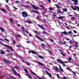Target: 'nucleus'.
<instances>
[{
    "label": "nucleus",
    "mask_w": 79,
    "mask_h": 79,
    "mask_svg": "<svg viewBox=\"0 0 79 79\" xmlns=\"http://www.w3.org/2000/svg\"><path fill=\"white\" fill-rule=\"evenodd\" d=\"M12 71L14 72V73L15 74V75H17V76H19V77L20 78H21V77L20 76H19V74L16 72V71H15V70L14 69V68H13V67L12 68Z\"/></svg>",
    "instance_id": "obj_1"
},
{
    "label": "nucleus",
    "mask_w": 79,
    "mask_h": 79,
    "mask_svg": "<svg viewBox=\"0 0 79 79\" xmlns=\"http://www.w3.org/2000/svg\"><path fill=\"white\" fill-rule=\"evenodd\" d=\"M22 16L24 18L27 17V14L26 12L23 11L22 13Z\"/></svg>",
    "instance_id": "obj_2"
},
{
    "label": "nucleus",
    "mask_w": 79,
    "mask_h": 79,
    "mask_svg": "<svg viewBox=\"0 0 79 79\" xmlns=\"http://www.w3.org/2000/svg\"><path fill=\"white\" fill-rule=\"evenodd\" d=\"M72 2H74L73 4L75 5H78V0H72Z\"/></svg>",
    "instance_id": "obj_3"
},
{
    "label": "nucleus",
    "mask_w": 79,
    "mask_h": 79,
    "mask_svg": "<svg viewBox=\"0 0 79 79\" xmlns=\"http://www.w3.org/2000/svg\"><path fill=\"white\" fill-rule=\"evenodd\" d=\"M57 61L58 63H60V64H62L63 62L61 59H57Z\"/></svg>",
    "instance_id": "obj_4"
},
{
    "label": "nucleus",
    "mask_w": 79,
    "mask_h": 79,
    "mask_svg": "<svg viewBox=\"0 0 79 79\" xmlns=\"http://www.w3.org/2000/svg\"><path fill=\"white\" fill-rule=\"evenodd\" d=\"M46 73V74H47V75H48L51 78H52V75H51V74L50 73H48V72H47V71H45Z\"/></svg>",
    "instance_id": "obj_5"
},
{
    "label": "nucleus",
    "mask_w": 79,
    "mask_h": 79,
    "mask_svg": "<svg viewBox=\"0 0 79 79\" xmlns=\"http://www.w3.org/2000/svg\"><path fill=\"white\" fill-rule=\"evenodd\" d=\"M4 62L5 63H11V62L10 61H9L7 60L4 59Z\"/></svg>",
    "instance_id": "obj_6"
},
{
    "label": "nucleus",
    "mask_w": 79,
    "mask_h": 79,
    "mask_svg": "<svg viewBox=\"0 0 79 79\" xmlns=\"http://www.w3.org/2000/svg\"><path fill=\"white\" fill-rule=\"evenodd\" d=\"M31 6L33 9H35V10H37V9H38V8L37 7V6H36L33 5H31Z\"/></svg>",
    "instance_id": "obj_7"
},
{
    "label": "nucleus",
    "mask_w": 79,
    "mask_h": 79,
    "mask_svg": "<svg viewBox=\"0 0 79 79\" xmlns=\"http://www.w3.org/2000/svg\"><path fill=\"white\" fill-rule=\"evenodd\" d=\"M31 13H36L37 14H38V12L36 10H32L31 11Z\"/></svg>",
    "instance_id": "obj_8"
},
{
    "label": "nucleus",
    "mask_w": 79,
    "mask_h": 79,
    "mask_svg": "<svg viewBox=\"0 0 79 79\" xmlns=\"http://www.w3.org/2000/svg\"><path fill=\"white\" fill-rule=\"evenodd\" d=\"M37 63H38V64L41 65V66H44V64L42 63H41L40 62L38 61Z\"/></svg>",
    "instance_id": "obj_9"
},
{
    "label": "nucleus",
    "mask_w": 79,
    "mask_h": 79,
    "mask_svg": "<svg viewBox=\"0 0 79 79\" xmlns=\"http://www.w3.org/2000/svg\"><path fill=\"white\" fill-rule=\"evenodd\" d=\"M37 26L39 27H40L41 29H44V27H43L42 25H40L39 24H37Z\"/></svg>",
    "instance_id": "obj_10"
},
{
    "label": "nucleus",
    "mask_w": 79,
    "mask_h": 79,
    "mask_svg": "<svg viewBox=\"0 0 79 79\" xmlns=\"http://www.w3.org/2000/svg\"><path fill=\"white\" fill-rule=\"evenodd\" d=\"M62 34H66L67 35H69V34L68 33V32L67 31L62 32Z\"/></svg>",
    "instance_id": "obj_11"
},
{
    "label": "nucleus",
    "mask_w": 79,
    "mask_h": 79,
    "mask_svg": "<svg viewBox=\"0 0 79 79\" xmlns=\"http://www.w3.org/2000/svg\"><path fill=\"white\" fill-rule=\"evenodd\" d=\"M4 46H5V47H8L9 48H10V50H11V51H13V49L12 48L10 47V46H9L8 45L4 44Z\"/></svg>",
    "instance_id": "obj_12"
},
{
    "label": "nucleus",
    "mask_w": 79,
    "mask_h": 79,
    "mask_svg": "<svg viewBox=\"0 0 79 79\" xmlns=\"http://www.w3.org/2000/svg\"><path fill=\"white\" fill-rule=\"evenodd\" d=\"M54 68L56 71H57V72H59V69L57 67H54Z\"/></svg>",
    "instance_id": "obj_13"
},
{
    "label": "nucleus",
    "mask_w": 79,
    "mask_h": 79,
    "mask_svg": "<svg viewBox=\"0 0 79 79\" xmlns=\"http://www.w3.org/2000/svg\"><path fill=\"white\" fill-rule=\"evenodd\" d=\"M57 18L58 19H63L64 18V16H60L59 17H58Z\"/></svg>",
    "instance_id": "obj_14"
},
{
    "label": "nucleus",
    "mask_w": 79,
    "mask_h": 79,
    "mask_svg": "<svg viewBox=\"0 0 79 79\" xmlns=\"http://www.w3.org/2000/svg\"><path fill=\"white\" fill-rule=\"evenodd\" d=\"M57 11L58 13H59V14L62 13V12L60 10V9H58L57 10Z\"/></svg>",
    "instance_id": "obj_15"
},
{
    "label": "nucleus",
    "mask_w": 79,
    "mask_h": 79,
    "mask_svg": "<svg viewBox=\"0 0 79 79\" xmlns=\"http://www.w3.org/2000/svg\"><path fill=\"white\" fill-rule=\"evenodd\" d=\"M1 10L2 11H3L4 13H6V11L4 9H1Z\"/></svg>",
    "instance_id": "obj_16"
},
{
    "label": "nucleus",
    "mask_w": 79,
    "mask_h": 79,
    "mask_svg": "<svg viewBox=\"0 0 79 79\" xmlns=\"http://www.w3.org/2000/svg\"><path fill=\"white\" fill-rule=\"evenodd\" d=\"M59 68H60V70H61V71H62V72H64V70H63V69H62V68H61V67L60 66H59Z\"/></svg>",
    "instance_id": "obj_17"
},
{
    "label": "nucleus",
    "mask_w": 79,
    "mask_h": 79,
    "mask_svg": "<svg viewBox=\"0 0 79 79\" xmlns=\"http://www.w3.org/2000/svg\"><path fill=\"white\" fill-rule=\"evenodd\" d=\"M38 55L39 58H42V59H44V57H42L41 56H40V55H39V54H38Z\"/></svg>",
    "instance_id": "obj_18"
},
{
    "label": "nucleus",
    "mask_w": 79,
    "mask_h": 79,
    "mask_svg": "<svg viewBox=\"0 0 79 79\" xmlns=\"http://www.w3.org/2000/svg\"><path fill=\"white\" fill-rule=\"evenodd\" d=\"M62 10H63V11H64V12H67V9L66 8H64V9H62Z\"/></svg>",
    "instance_id": "obj_19"
},
{
    "label": "nucleus",
    "mask_w": 79,
    "mask_h": 79,
    "mask_svg": "<svg viewBox=\"0 0 79 79\" xmlns=\"http://www.w3.org/2000/svg\"><path fill=\"white\" fill-rule=\"evenodd\" d=\"M61 64L62 65H63L64 67H65V66H67V65L65 64H64V63L63 62H62V64Z\"/></svg>",
    "instance_id": "obj_20"
},
{
    "label": "nucleus",
    "mask_w": 79,
    "mask_h": 79,
    "mask_svg": "<svg viewBox=\"0 0 79 79\" xmlns=\"http://www.w3.org/2000/svg\"><path fill=\"white\" fill-rule=\"evenodd\" d=\"M26 22H27V23H29V24H33L32 22H31L30 21H29L28 20H26Z\"/></svg>",
    "instance_id": "obj_21"
},
{
    "label": "nucleus",
    "mask_w": 79,
    "mask_h": 79,
    "mask_svg": "<svg viewBox=\"0 0 79 79\" xmlns=\"http://www.w3.org/2000/svg\"><path fill=\"white\" fill-rule=\"evenodd\" d=\"M75 8H76L77 11H79V7L78 6H75Z\"/></svg>",
    "instance_id": "obj_22"
},
{
    "label": "nucleus",
    "mask_w": 79,
    "mask_h": 79,
    "mask_svg": "<svg viewBox=\"0 0 79 79\" xmlns=\"http://www.w3.org/2000/svg\"><path fill=\"white\" fill-rule=\"evenodd\" d=\"M75 47H79V46H78V45L77 44V43H75Z\"/></svg>",
    "instance_id": "obj_23"
},
{
    "label": "nucleus",
    "mask_w": 79,
    "mask_h": 79,
    "mask_svg": "<svg viewBox=\"0 0 79 79\" xmlns=\"http://www.w3.org/2000/svg\"><path fill=\"white\" fill-rule=\"evenodd\" d=\"M10 21H11V22H12V23L14 22V21H13V19L10 18L9 19Z\"/></svg>",
    "instance_id": "obj_24"
},
{
    "label": "nucleus",
    "mask_w": 79,
    "mask_h": 79,
    "mask_svg": "<svg viewBox=\"0 0 79 79\" xmlns=\"http://www.w3.org/2000/svg\"><path fill=\"white\" fill-rule=\"evenodd\" d=\"M34 32H35V33H37V34H38V35H39L40 36V35H39V33L37 31H35V30H33Z\"/></svg>",
    "instance_id": "obj_25"
},
{
    "label": "nucleus",
    "mask_w": 79,
    "mask_h": 79,
    "mask_svg": "<svg viewBox=\"0 0 79 79\" xmlns=\"http://www.w3.org/2000/svg\"><path fill=\"white\" fill-rule=\"evenodd\" d=\"M71 8H73V10H74L75 11L76 10V8H75L74 7H73V6H71Z\"/></svg>",
    "instance_id": "obj_26"
},
{
    "label": "nucleus",
    "mask_w": 79,
    "mask_h": 79,
    "mask_svg": "<svg viewBox=\"0 0 79 79\" xmlns=\"http://www.w3.org/2000/svg\"><path fill=\"white\" fill-rule=\"evenodd\" d=\"M21 29L22 31H23V32H24V28L23 27H22Z\"/></svg>",
    "instance_id": "obj_27"
},
{
    "label": "nucleus",
    "mask_w": 79,
    "mask_h": 79,
    "mask_svg": "<svg viewBox=\"0 0 79 79\" xmlns=\"http://www.w3.org/2000/svg\"><path fill=\"white\" fill-rule=\"evenodd\" d=\"M60 42L61 44H63V45H64V44H66V42L65 41L64 42V43H63L62 42L60 41Z\"/></svg>",
    "instance_id": "obj_28"
},
{
    "label": "nucleus",
    "mask_w": 79,
    "mask_h": 79,
    "mask_svg": "<svg viewBox=\"0 0 79 79\" xmlns=\"http://www.w3.org/2000/svg\"><path fill=\"white\" fill-rule=\"evenodd\" d=\"M72 60V58L71 57H69V62H71V61Z\"/></svg>",
    "instance_id": "obj_29"
},
{
    "label": "nucleus",
    "mask_w": 79,
    "mask_h": 79,
    "mask_svg": "<svg viewBox=\"0 0 79 79\" xmlns=\"http://www.w3.org/2000/svg\"><path fill=\"white\" fill-rule=\"evenodd\" d=\"M24 71L25 72H26V73H28V71H27V69H25L24 70Z\"/></svg>",
    "instance_id": "obj_30"
},
{
    "label": "nucleus",
    "mask_w": 79,
    "mask_h": 79,
    "mask_svg": "<svg viewBox=\"0 0 79 79\" xmlns=\"http://www.w3.org/2000/svg\"><path fill=\"white\" fill-rule=\"evenodd\" d=\"M56 5V6L58 10L59 9H58L59 8H60V6H58V5Z\"/></svg>",
    "instance_id": "obj_31"
},
{
    "label": "nucleus",
    "mask_w": 79,
    "mask_h": 79,
    "mask_svg": "<svg viewBox=\"0 0 79 79\" xmlns=\"http://www.w3.org/2000/svg\"><path fill=\"white\" fill-rule=\"evenodd\" d=\"M31 52L32 53H33V54H37V53L33 51H32Z\"/></svg>",
    "instance_id": "obj_32"
},
{
    "label": "nucleus",
    "mask_w": 79,
    "mask_h": 79,
    "mask_svg": "<svg viewBox=\"0 0 79 79\" xmlns=\"http://www.w3.org/2000/svg\"><path fill=\"white\" fill-rule=\"evenodd\" d=\"M0 29L1 30V31H3V32H5V30H4V29H3V28L1 27Z\"/></svg>",
    "instance_id": "obj_33"
},
{
    "label": "nucleus",
    "mask_w": 79,
    "mask_h": 79,
    "mask_svg": "<svg viewBox=\"0 0 79 79\" xmlns=\"http://www.w3.org/2000/svg\"><path fill=\"white\" fill-rule=\"evenodd\" d=\"M26 76H27V77H28V78H29V79H31V76H30L28 75H26Z\"/></svg>",
    "instance_id": "obj_34"
},
{
    "label": "nucleus",
    "mask_w": 79,
    "mask_h": 79,
    "mask_svg": "<svg viewBox=\"0 0 79 79\" xmlns=\"http://www.w3.org/2000/svg\"><path fill=\"white\" fill-rule=\"evenodd\" d=\"M39 40H41V41L42 42H44V40L43 39H42V38H39Z\"/></svg>",
    "instance_id": "obj_35"
},
{
    "label": "nucleus",
    "mask_w": 79,
    "mask_h": 79,
    "mask_svg": "<svg viewBox=\"0 0 79 79\" xmlns=\"http://www.w3.org/2000/svg\"><path fill=\"white\" fill-rule=\"evenodd\" d=\"M1 54H4L5 53V52H3V51L2 50L1 51Z\"/></svg>",
    "instance_id": "obj_36"
},
{
    "label": "nucleus",
    "mask_w": 79,
    "mask_h": 79,
    "mask_svg": "<svg viewBox=\"0 0 79 79\" xmlns=\"http://www.w3.org/2000/svg\"><path fill=\"white\" fill-rule=\"evenodd\" d=\"M35 37H36V38H37V39H39L40 38V37H39V36L37 35H35Z\"/></svg>",
    "instance_id": "obj_37"
},
{
    "label": "nucleus",
    "mask_w": 79,
    "mask_h": 79,
    "mask_svg": "<svg viewBox=\"0 0 79 79\" xmlns=\"http://www.w3.org/2000/svg\"><path fill=\"white\" fill-rule=\"evenodd\" d=\"M71 19L72 20H74V19H76V18L75 17H71Z\"/></svg>",
    "instance_id": "obj_38"
},
{
    "label": "nucleus",
    "mask_w": 79,
    "mask_h": 79,
    "mask_svg": "<svg viewBox=\"0 0 79 79\" xmlns=\"http://www.w3.org/2000/svg\"><path fill=\"white\" fill-rule=\"evenodd\" d=\"M16 46L17 47H21V44H19V45H16Z\"/></svg>",
    "instance_id": "obj_39"
},
{
    "label": "nucleus",
    "mask_w": 79,
    "mask_h": 79,
    "mask_svg": "<svg viewBox=\"0 0 79 79\" xmlns=\"http://www.w3.org/2000/svg\"><path fill=\"white\" fill-rule=\"evenodd\" d=\"M69 42H70V44H73V41L71 40H70L69 41Z\"/></svg>",
    "instance_id": "obj_40"
},
{
    "label": "nucleus",
    "mask_w": 79,
    "mask_h": 79,
    "mask_svg": "<svg viewBox=\"0 0 79 79\" xmlns=\"http://www.w3.org/2000/svg\"><path fill=\"white\" fill-rule=\"evenodd\" d=\"M14 68H15V69H19V68L18 67L14 66Z\"/></svg>",
    "instance_id": "obj_41"
},
{
    "label": "nucleus",
    "mask_w": 79,
    "mask_h": 79,
    "mask_svg": "<svg viewBox=\"0 0 79 79\" xmlns=\"http://www.w3.org/2000/svg\"><path fill=\"white\" fill-rule=\"evenodd\" d=\"M66 28L67 29H69H69H70V28H69V26H66Z\"/></svg>",
    "instance_id": "obj_42"
},
{
    "label": "nucleus",
    "mask_w": 79,
    "mask_h": 79,
    "mask_svg": "<svg viewBox=\"0 0 79 79\" xmlns=\"http://www.w3.org/2000/svg\"><path fill=\"white\" fill-rule=\"evenodd\" d=\"M30 6L28 5L25 6V8H29Z\"/></svg>",
    "instance_id": "obj_43"
},
{
    "label": "nucleus",
    "mask_w": 79,
    "mask_h": 79,
    "mask_svg": "<svg viewBox=\"0 0 79 79\" xmlns=\"http://www.w3.org/2000/svg\"><path fill=\"white\" fill-rule=\"evenodd\" d=\"M50 41H51V42H54V40H53V39H50Z\"/></svg>",
    "instance_id": "obj_44"
},
{
    "label": "nucleus",
    "mask_w": 79,
    "mask_h": 79,
    "mask_svg": "<svg viewBox=\"0 0 79 79\" xmlns=\"http://www.w3.org/2000/svg\"><path fill=\"white\" fill-rule=\"evenodd\" d=\"M15 43H16V42L15 41H13V45H15Z\"/></svg>",
    "instance_id": "obj_45"
},
{
    "label": "nucleus",
    "mask_w": 79,
    "mask_h": 79,
    "mask_svg": "<svg viewBox=\"0 0 79 79\" xmlns=\"http://www.w3.org/2000/svg\"><path fill=\"white\" fill-rule=\"evenodd\" d=\"M73 32L75 34H76V33H77V31L76 30H74Z\"/></svg>",
    "instance_id": "obj_46"
},
{
    "label": "nucleus",
    "mask_w": 79,
    "mask_h": 79,
    "mask_svg": "<svg viewBox=\"0 0 79 79\" xmlns=\"http://www.w3.org/2000/svg\"><path fill=\"white\" fill-rule=\"evenodd\" d=\"M25 31L27 34H29V32H28V31H27V30H25Z\"/></svg>",
    "instance_id": "obj_47"
},
{
    "label": "nucleus",
    "mask_w": 79,
    "mask_h": 79,
    "mask_svg": "<svg viewBox=\"0 0 79 79\" xmlns=\"http://www.w3.org/2000/svg\"><path fill=\"white\" fill-rule=\"evenodd\" d=\"M26 43H27V44H30V42L29 41H26Z\"/></svg>",
    "instance_id": "obj_48"
},
{
    "label": "nucleus",
    "mask_w": 79,
    "mask_h": 79,
    "mask_svg": "<svg viewBox=\"0 0 79 79\" xmlns=\"http://www.w3.org/2000/svg\"><path fill=\"white\" fill-rule=\"evenodd\" d=\"M42 33L43 34H47V33L46 32H45V31H43L42 32Z\"/></svg>",
    "instance_id": "obj_49"
},
{
    "label": "nucleus",
    "mask_w": 79,
    "mask_h": 79,
    "mask_svg": "<svg viewBox=\"0 0 79 79\" xmlns=\"http://www.w3.org/2000/svg\"><path fill=\"white\" fill-rule=\"evenodd\" d=\"M5 40L7 42H9V40H7V39H5Z\"/></svg>",
    "instance_id": "obj_50"
},
{
    "label": "nucleus",
    "mask_w": 79,
    "mask_h": 79,
    "mask_svg": "<svg viewBox=\"0 0 79 79\" xmlns=\"http://www.w3.org/2000/svg\"><path fill=\"white\" fill-rule=\"evenodd\" d=\"M49 9L50 10H53V8H52V7H50V8H49Z\"/></svg>",
    "instance_id": "obj_51"
},
{
    "label": "nucleus",
    "mask_w": 79,
    "mask_h": 79,
    "mask_svg": "<svg viewBox=\"0 0 79 79\" xmlns=\"http://www.w3.org/2000/svg\"><path fill=\"white\" fill-rule=\"evenodd\" d=\"M61 55H63V56H65V55H64V54H63V52H61Z\"/></svg>",
    "instance_id": "obj_52"
},
{
    "label": "nucleus",
    "mask_w": 79,
    "mask_h": 79,
    "mask_svg": "<svg viewBox=\"0 0 79 79\" xmlns=\"http://www.w3.org/2000/svg\"><path fill=\"white\" fill-rule=\"evenodd\" d=\"M72 72H73V73L74 75H76V72H75L73 71H72Z\"/></svg>",
    "instance_id": "obj_53"
},
{
    "label": "nucleus",
    "mask_w": 79,
    "mask_h": 79,
    "mask_svg": "<svg viewBox=\"0 0 79 79\" xmlns=\"http://www.w3.org/2000/svg\"><path fill=\"white\" fill-rule=\"evenodd\" d=\"M41 45L42 46H45V47H46V45H45V44H41Z\"/></svg>",
    "instance_id": "obj_54"
},
{
    "label": "nucleus",
    "mask_w": 79,
    "mask_h": 79,
    "mask_svg": "<svg viewBox=\"0 0 79 79\" xmlns=\"http://www.w3.org/2000/svg\"><path fill=\"white\" fill-rule=\"evenodd\" d=\"M17 36L19 37H21V36L19 35H17Z\"/></svg>",
    "instance_id": "obj_55"
},
{
    "label": "nucleus",
    "mask_w": 79,
    "mask_h": 79,
    "mask_svg": "<svg viewBox=\"0 0 79 79\" xmlns=\"http://www.w3.org/2000/svg\"><path fill=\"white\" fill-rule=\"evenodd\" d=\"M40 7L42 8H44V6H40Z\"/></svg>",
    "instance_id": "obj_56"
},
{
    "label": "nucleus",
    "mask_w": 79,
    "mask_h": 79,
    "mask_svg": "<svg viewBox=\"0 0 79 79\" xmlns=\"http://www.w3.org/2000/svg\"><path fill=\"white\" fill-rule=\"evenodd\" d=\"M72 33V32L71 31H69L68 32L69 34H71Z\"/></svg>",
    "instance_id": "obj_57"
},
{
    "label": "nucleus",
    "mask_w": 79,
    "mask_h": 79,
    "mask_svg": "<svg viewBox=\"0 0 79 79\" xmlns=\"http://www.w3.org/2000/svg\"><path fill=\"white\" fill-rule=\"evenodd\" d=\"M63 79H66V77H63Z\"/></svg>",
    "instance_id": "obj_58"
},
{
    "label": "nucleus",
    "mask_w": 79,
    "mask_h": 79,
    "mask_svg": "<svg viewBox=\"0 0 79 79\" xmlns=\"http://www.w3.org/2000/svg\"><path fill=\"white\" fill-rule=\"evenodd\" d=\"M0 40H1V41H2V42H3V41H4V40H3L1 39V38H0Z\"/></svg>",
    "instance_id": "obj_59"
},
{
    "label": "nucleus",
    "mask_w": 79,
    "mask_h": 79,
    "mask_svg": "<svg viewBox=\"0 0 79 79\" xmlns=\"http://www.w3.org/2000/svg\"><path fill=\"white\" fill-rule=\"evenodd\" d=\"M37 77L38 79H42L40 77H39V76H38Z\"/></svg>",
    "instance_id": "obj_60"
},
{
    "label": "nucleus",
    "mask_w": 79,
    "mask_h": 79,
    "mask_svg": "<svg viewBox=\"0 0 79 79\" xmlns=\"http://www.w3.org/2000/svg\"><path fill=\"white\" fill-rule=\"evenodd\" d=\"M69 49H71V48H72V46H69Z\"/></svg>",
    "instance_id": "obj_61"
},
{
    "label": "nucleus",
    "mask_w": 79,
    "mask_h": 79,
    "mask_svg": "<svg viewBox=\"0 0 79 79\" xmlns=\"http://www.w3.org/2000/svg\"><path fill=\"white\" fill-rule=\"evenodd\" d=\"M57 77L59 78L60 79V76H59V75H57Z\"/></svg>",
    "instance_id": "obj_62"
},
{
    "label": "nucleus",
    "mask_w": 79,
    "mask_h": 79,
    "mask_svg": "<svg viewBox=\"0 0 79 79\" xmlns=\"http://www.w3.org/2000/svg\"><path fill=\"white\" fill-rule=\"evenodd\" d=\"M59 51L60 52H62V51L61 50L59 49Z\"/></svg>",
    "instance_id": "obj_63"
},
{
    "label": "nucleus",
    "mask_w": 79,
    "mask_h": 79,
    "mask_svg": "<svg viewBox=\"0 0 79 79\" xmlns=\"http://www.w3.org/2000/svg\"><path fill=\"white\" fill-rule=\"evenodd\" d=\"M67 40H70L69 39V38H67L66 39Z\"/></svg>",
    "instance_id": "obj_64"
}]
</instances>
